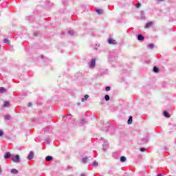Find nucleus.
I'll return each instance as SVG.
<instances>
[{
  "instance_id": "1",
  "label": "nucleus",
  "mask_w": 176,
  "mask_h": 176,
  "mask_svg": "<svg viewBox=\"0 0 176 176\" xmlns=\"http://www.w3.org/2000/svg\"><path fill=\"white\" fill-rule=\"evenodd\" d=\"M149 138H151V134L147 133L144 138L142 139V144H148L149 142Z\"/></svg>"
},
{
  "instance_id": "2",
  "label": "nucleus",
  "mask_w": 176,
  "mask_h": 176,
  "mask_svg": "<svg viewBox=\"0 0 176 176\" xmlns=\"http://www.w3.org/2000/svg\"><path fill=\"white\" fill-rule=\"evenodd\" d=\"M11 160H12L14 163H20V155H12V157H11Z\"/></svg>"
},
{
  "instance_id": "3",
  "label": "nucleus",
  "mask_w": 176,
  "mask_h": 176,
  "mask_svg": "<svg viewBox=\"0 0 176 176\" xmlns=\"http://www.w3.org/2000/svg\"><path fill=\"white\" fill-rule=\"evenodd\" d=\"M19 98L21 100H23V98H24L25 97H27V96H28V91H22L19 93Z\"/></svg>"
},
{
  "instance_id": "4",
  "label": "nucleus",
  "mask_w": 176,
  "mask_h": 176,
  "mask_svg": "<svg viewBox=\"0 0 176 176\" xmlns=\"http://www.w3.org/2000/svg\"><path fill=\"white\" fill-rule=\"evenodd\" d=\"M109 148V144H108V140H104L102 145L103 152H107V150Z\"/></svg>"
},
{
  "instance_id": "5",
  "label": "nucleus",
  "mask_w": 176,
  "mask_h": 176,
  "mask_svg": "<svg viewBox=\"0 0 176 176\" xmlns=\"http://www.w3.org/2000/svg\"><path fill=\"white\" fill-rule=\"evenodd\" d=\"M72 118V116L71 114H69L68 116H63V120H64V122H69V120H71Z\"/></svg>"
},
{
  "instance_id": "6",
  "label": "nucleus",
  "mask_w": 176,
  "mask_h": 176,
  "mask_svg": "<svg viewBox=\"0 0 176 176\" xmlns=\"http://www.w3.org/2000/svg\"><path fill=\"white\" fill-rule=\"evenodd\" d=\"M34 156H35L34 151H30L27 157L28 160H32V159H34Z\"/></svg>"
},
{
  "instance_id": "7",
  "label": "nucleus",
  "mask_w": 176,
  "mask_h": 176,
  "mask_svg": "<svg viewBox=\"0 0 176 176\" xmlns=\"http://www.w3.org/2000/svg\"><path fill=\"white\" fill-rule=\"evenodd\" d=\"M13 155H12V153H10V152H6L4 154V159L6 160L8 159H12Z\"/></svg>"
},
{
  "instance_id": "8",
  "label": "nucleus",
  "mask_w": 176,
  "mask_h": 176,
  "mask_svg": "<svg viewBox=\"0 0 176 176\" xmlns=\"http://www.w3.org/2000/svg\"><path fill=\"white\" fill-rule=\"evenodd\" d=\"M137 39L138 41H140L141 42L145 41V36L144 35L139 34L137 35Z\"/></svg>"
},
{
  "instance_id": "9",
  "label": "nucleus",
  "mask_w": 176,
  "mask_h": 176,
  "mask_svg": "<svg viewBox=\"0 0 176 176\" xmlns=\"http://www.w3.org/2000/svg\"><path fill=\"white\" fill-rule=\"evenodd\" d=\"M108 43L109 45H117L118 43L116 42V40H115V39H113L112 38H109L108 39Z\"/></svg>"
},
{
  "instance_id": "10",
  "label": "nucleus",
  "mask_w": 176,
  "mask_h": 176,
  "mask_svg": "<svg viewBox=\"0 0 176 176\" xmlns=\"http://www.w3.org/2000/svg\"><path fill=\"white\" fill-rule=\"evenodd\" d=\"M96 67V59L92 58L90 62L89 68H94Z\"/></svg>"
},
{
  "instance_id": "11",
  "label": "nucleus",
  "mask_w": 176,
  "mask_h": 176,
  "mask_svg": "<svg viewBox=\"0 0 176 176\" xmlns=\"http://www.w3.org/2000/svg\"><path fill=\"white\" fill-rule=\"evenodd\" d=\"M87 119L86 118H82L80 121V124H81V126H83L85 124H87Z\"/></svg>"
},
{
  "instance_id": "12",
  "label": "nucleus",
  "mask_w": 176,
  "mask_h": 176,
  "mask_svg": "<svg viewBox=\"0 0 176 176\" xmlns=\"http://www.w3.org/2000/svg\"><path fill=\"white\" fill-rule=\"evenodd\" d=\"M146 17L145 16V12L144 11L140 12V19L145 20Z\"/></svg>"
},
{
  "instance_id": "13",
  "label": "nucleus",
  "mask_w": 176,
  "mask_h": 176,
  "mask_svg": "<svg viewBox=\"0 0 176 176\" xmlns=\"http://www.w3.org/2000/svg\"><path fill=\"white\" fill-rule=\"evenodd\" d=\"M160 71V69H159V67H157V66L153 67V72H155V74H159Z\"/></svg>"
},
{
  "instance_id": "14",
  "label": "nucleus",
  "mask_w": 176,
  "mask_h": 176,
  "mask_svg": "<svg viewBox=\"0 0 176 176\" xmlns=\"http://www.w3.org/2000/svg\"><path fill=\"white\" fill-rule=\"evenodd\" d=\"M163 115H164V116L165 117V118H170V113H168V111H163Z\"/></svg>"
},
{
  "instance_id": "15",
  "label": "nucleus",
  "mask_w": 176,
  "mask_h": 176,
  "mask_svg": "<svg viewBox=\"0 0 176 176\" xmlns=\"http://www.w3.org/2000/svg\"><path fill=\"white\" fill-rule=\"evenodd\" d=\"M45 160H46V162H52V160H53V156H52V155H47V156L45 157Z\"/></svg>"
},
{
  "instance_id": "16",
  "label": "nucleus",
  "mask_w": 176,
  "mask_h": 176,
  "mask_svg": "<svg viewBox=\"0 0 176 176\" xmlns=\"http://www.w3.org/2000/svg\"><path fill=\"white\" fill-rule=\"evenodd\" d=\"M89 160V157H85L82 158V163H83L84 164H86V163H87V161Z\"/></svg>"
},
{
  "instance_id": "17",
  "label": "nucleus",
  "mask_w": 176,
  "mask_h": 176,
  "mask_svg": "<svg viewBox=\"0 0 176 176\" xmlns=\"http://www.w3.org/2000/svg\"><path fill=\"white\" fill-rule=\"evenodd\" d=\"M3 93H6V89L3 87H0V94H3Z\"/></svg>"
},
{
  "instance_id": "18",
  "label": "nucleus",
  "mask_w": 176,
  "mask_h": 176,
  "mask_svg": "<svg viewBox=\"0 0 176 176\" xmlns=\"http://www.w3.org/2000/svg\"><path fill=\"white\" fill-rule=\"evenodd\" d=\"M11 174L16 175L19 174V170L16 168L11 169Z\"/></svg>"
},
{
  "instance_id": "19",
  "label": "nucleus",
  "mask_w": 176,
  "mask_h": 176,
  "mask_svg": "<svg viewBox=\"0 0 176 176\" xmlns=\"http://www.w3.org/2000/svg\"><path fill=\"white\" fill-rule=\"evenodd\" d=\"M9 105H10V102H9V101H6V102H4V104H3V107L7 108L8 107H9Z\"/></svg>"
},
{
  "instance_id": "20",
  "label": "nucleus",
  "mask_w": 176,
  "mask_h": 176,
  "mask_svg": "<svg viewBox=\"0 0 176 176\" xmlns=\"http://www.w3.org/2000/svg\"><path fill=\"white\" fill-rule=\"evenodd\" d=\"M120 160L121 163H124V162H126V160H127V158H126V157H124V156H121L120 157Z\"/></svg>"
},
{
  "instance_id": "21",
  "label": "nucleus",
  "mask_w": 176,
  "mask_h": 176,
  "mask_svg": "<svg viewBox=\"0 0 176 176\" xmlns=\"http://www.w3.org/2000/svg\"><path fill=\"white\" fill-rule=\"evenodd\" d=\"M34 19L35 17H34V16H26V20H28L29 21H32Z\"/></svg>"
},
{
  "instance_id": "22",
  "label": "nucleus",
  "mask_w": 176,
  "mask_h": 176,
  "mask_svg": "<svg viewBox=\"0 0 176 176\" xmlns=\"http://www.w3.org/2000/svg\"><path fill=\"white\" fill-rule=\"evenodd\" d=\"M96 12L98 14H102L103 11L102 10L100 9V8H96Z\"/></svg>"
},
{
  "instance_id": "23",
  "label": "nucleus",
  "mask_w": 176,
  "mask_h": 176,
  "mask_svg": "<svg viewBox=\"0 0 176 176\" xmlns=\"http://www.w3.org/2000/svg\"><path fill=\"white\" fill-rule=\"evenodd\" d=\"M128 124H131L133 123V116H130L128 121H127Z\"/></svg>"
},
{
  "instance_id": "24",
  "label": "nucleus",
  "mask_w": 176,
  "mask_h": 176,
  "mask_svg": "<svg viewBox=\"0 0 176 176\" xmlns=\"http://www.w3.org/2000/svg\"><path fill=\"white\" fill-rule=\"evenodd\" d=\"M153 23L152 22H148L147 23H146L144 28H149V27L152 26Z\"/></svg>"
},
{
  "instance_id": "25",
  "label": "nucleus",
  "mask_w": 176,
  "mask_h": 176,
  "mask_svg": "<svg viewBox=\"0 0 176 176\" xmlns=\"http://www.w3.org/2000/svg\"><path fill=\"white\" fill-rule=\"evenodd\" d=\"M87 98H89V95L86 94V95L84 96L83 98H82L81 101H82V102H85V100H87Z\"/></svg>"
},
{
  "instance_id": "26",
  "label": "nucleus",
  "mask_w": 176,
  "mask_h": 176,
  "mask_svg": "<svg viewBox=\"0 0 176 176\" xmlns=\"http://www.w3.org/2000/svg\"><path fill=\"white\" fill-rule=\"evenodd\" d=\"M52 141V140L50 138H47L46 139L44 140V142H45V144H50V142Z\"/></svg>"
},
{
  "instance_id": "27",
  "label": "nucleus",
  "mask_w": 176,
  "mask_h": 176,
  "mask_svg": "<svg viewBox=\"0 0 176 176\" xmlns=\"http://www.w3.org/2000/svg\"><path fill=\"white\" fill-rule=\"evenodd\" d=\"M148 49H153L155 47V44L153 43H150L147 45Z\"/></svg>"
},
{
  "instance_id": "28",
  "label": "nucleus",
  "mask_w": 176,
  "mask_h": 176,
  "mask_svg": "<svg viewBox=\"0 0 176 176\" xmlns=\"http://www.w3.org/2000/svg\"><path fill=\"white\" fill-rule=\"evenodd\" d=\"M4 120H10V116L9 115L4 116Z\"/></svg>"
},
{
  "instance_id": "29",
  "label": "nucleus",
  "mask_w": 176,
  "mask_h": 176,
  "mask_svg": "<svg viewBox=\"0 0 176 176\" xmlns=\"http://www.w3.org/2000/svg\"><path fill=\"white\" fill-rule=\"evenodd\" d=\"M104 100H105V101H109V100H111V98L109 97V95H105L104 96Z\"/></svg>"
},
{
  "instance_id": "30",
  "label": "nucleus",
  "mask_w": 176,
  "mask_h": 176,
  "mask_svg": "<svg viewBox=\"0 0 176 176\" xmlns=\"http://www.w3.org/2000/svg\"><path fill=\"white\" fill-rule=\"evenodd\" d=\"M3 43H7V45H10V41L8 38H4Z\"/></svg>"
},
{
  "instance_id": "31",
  "label": "nucleus",
  "mask_w": 176,
  "mask_h": 176,
  "mask_svg": "<svg viewBox=\"0 0 176 176\" xmlns=\"http://www.w3.org/2000/svg\"><path fill=\"white\" fill-rule=\"evenodd\" d=\"M44 131L46 132V131H52V127L50 126H47V128H45L44 129Z\"/></svg>"
},
{
  "instance_id": "32",
  "label": "nucleus",
  "mask_w": 176,
  "mask_h": 176,
  "mask_svg": "<svg viewBox=\"0 0 176 176\" xmlns=\"http://www.w3.org/2000/svg\"><path fill=\"white\" fill-rule=\"evenodd\" d=\"M92 166L94 167H97V166H98V163L96 161H94L93 163H92Z\"/></svg>"
},
{
  "instance_id": "33",
  "label": "nucleus",
  "mask_w": 176,
  "mask_h": 176,
  "mask_svg": "<svg viewBox=\"0 0 176 176\" xmlns=\"http://www.w3.org/2000/svg\"><path fill=\"white\" fill-rule=\"evenodd\" d=\"M47 6L50 7V6H53V3L52 2H50V1L47 0Z\"/></svg>"
},
{
  "instance_id": "34",
  "label": "nucleus",
  "mask_w": 176,
  "mask_h": 176,
  "mask_svg": "<svg viewBox=\"0 0 176 176\" xmlns=\"http://www.w3.org/2000/svg\"><path fill=\"white\" fill-rule=\"evenodd\" d=\"M140 152H145L146 151V148H145L144 147H141L140 148Z\"/></svg>"
},
{
  "instance_id": "35",
  "label": "nucleus",
  "mask_w": 176,
  "mask_h": 176,
  "mask_svg": "<svg viewBox=\"0 0 176 176\" xmlns=\"http://www.w3.org/2000/svg\"><path fill=\"white\" fill-rule=\"evenodd\" d=\"M68 34H69V35H74V30H69V31H68Z\"/></svg>"
},
{
  "instance_id": "36",
  "label": "nucleus",
  "mask_w": 176,
  "mask_h": 176,
  "mask_svg": "<svg viewBox=\"0 0 176 176\" xmlns=\"http://www.w3.org/2000/svg\"><path fill=\"white\" fill-rule=\"evenodd\" d=\"M109 90H111V87H109V86L106 87L105 91H109Z\"/></svg>"
},
{
  "instance_id": "37",
  "label": "nucleus",
  "mask_w": 176,
  "mask_h": 176,
  "mask_svg": "<svg viewBox=\"0 0 176 176\" xmlns=\"http://www.w3.org/2000/svg\"><path fill=\"white\" fill-rule=\"evenodd\" d=\"M34 36H38L39 35V32H35L34 33Z\"/></svg>"
},
{
  "instance_id": "38",
  "label": "nucleus",
  "mask_w": 176,
  "mask_h": 176,
  "mask_svg": "<svg viewBox=\"0 0 176 176\" xmlns=\"http://www.w3.org/2000/svg\"><path fill=\"white\" fill-rule=\"evenodd\" d=\"M3 134H4L3 131L0 130V137H2Z\"/></svg>"
},
{
  "instance_id": "39",
  "label": "nucleus",
  "mask_w": 176,
  "mask_h": 176,
  "mask_svg": "<svg viewBox=\"0 0 176 176\" xmlns=\"http://www.w3.org/2000/svg\"><path fill=\"white\" fill-rule=\"evenodd\" d=\"M136 8H141V3H138L137 4H136Z\"/></svg>"
},
{
  "instance_id": "40",
  "label": "nucleus",
  "mask_w": 176,
  "mask_h": 176,
  "mask_svg": "<svg viewBox=\"0 0 176 176\" xmlns=\"http://www.w3.org/2000/svg\"><path fill=\"white\" fill-rule=\"evenodd\" d=\"M100 76H102V75H105V72H102L100 73Z\"/></svg>"
},
{
  "instance_id": "41",
  "label": "nucleus",
  "mask_w": 176,
  "mask_h": 176,
  "mask_svg": "<svg viewBox=\"0 0 176 176\" xmlns=\"http://www.w3.org/2000/svg\"><path fill=\"white\" fill-rule=\"evenodd\" d=\"M28 107H32V102H29L28 104Z\"/></svg>"
},
{
  "instance_id": "42",
  "label": "nucleus",
  "mask_w": 176,
  "mask_h": 176,
  "mask_svg": "<svg viewBox=\"0 0 176 176\" xmlns=\"http://www.w3.org/2000/svg\"><path fill=\"white\" fill-rule=\"evenodd\" d=\"M113 156L115 157V156H118V153H113Z\"/></svg>"
},
{
  "instance_id": "43",
  "label": "nucleus",
  "mask_w": 176,
  "mask_h": 176,
  "mask_svg": "<svg viewBox=\"0 0 176 176\" xmlns=\"http://www.w3.org/2000/svg\"><path fill=\"white\" fill-rule=\"evenodd\" d=\"M2 174V168L0 166V175Z\"/></svg>"
},
{
  "instance_id": "44",
  "label": "nucleus",
  "mask_w": 176,
  "mask_h": 176,
  "mask_svg": "<svg viewBox=\"0 0 176 176\" xmlns=\"http://www.w3.org/2000/svg\"><path fill=\"white\" fill-rule=\"evenodd\" d=\"M157 176H163L162 173L157 174Z\"/></svg>"
},
{
  "instance_id": "45",
  "label": "nucleus",
  "mask_w": 176,
  "mask_h": 176,
  "mask_svg": "<svg viewBox=\"0 0 176 176\" xmlns=\"http://www.w3.org/2000/svg\"><path fill=\"white\" fill-rule=\"evenodd\" d=\"M144 63L145 64H149V61H145Z\"/></svg>"
},
{
  "instance_id": "46",
  "label": "nucleus",
  "mask_w": 176,
  "mask_h": 176,
  "mask_svg": "<svg viewBox=\"0 0 176 176\" xmlns=\"http://www.w3.org/2000/svg\"><path fill=\"white\" fill-rule=\"evenodd\" d=\"M41 58H44L45 56H44L43 55H41Z\"/></svg>"
},
{
  "instance_id": "47",
  "label": "nucleus",
  "mask_w": 176,
  "mask_h": 176,
  "mask_svg": "<svg viewBox=\"0 0 176 176\" xmlns=\"http://www.w3.org/2000/svg\"><path fill=\"white\" fill-rule=\"evenodd\" d=\"M80 176H86V175H85L84 173H82V174L80 175Z\"/></svg>"
},
{
  "instance_id": "48",
  "label": "nucleus",
  "mask_w": 176,
  "mask_h": 176,
  "mask_svg": "<svg viewBox=\"0 0 176 176\" xmlns=\"http://www.w3.org/2000/svg\"><path fill=\"white\" fill-rule=\"evenodd\" d=\"M65 4H66V2H65V1H63V5L65 6Z\"/></svg>"
},
{
  "instance_id": "49",
  "label": "nucleus",
  "mask_w": 176,
  "mask_h": 176,
  "mask_svg": "<svg viewBox=\"0 0 176 176\" xmlns=\"http://www.w3.org/2000/svg\"><path fill=\"white\" fill-rule=\"evenodd\" d=\"M158 1H164V0H158Z\"/></svg>"
},
{
  "instance_id": "50",
  "label": "nucleus",
  "mask_w": 176,
  "mask_h": 176,
  "mask_svg": "<svg viewBox=\"0 0 176 176\" xmlns=\"http://www.w3.org/2000/svg\"><path fill=\"white\" fill-rule=\"evenodd\" d=\"M62 35H64V32H62Z\"/></svg>"
},
{
  "instance_id": "51",
  "label": "nucleus",
  "mask_w": 176,
  "mask_h": 176,
  "mask_svg": "<svg viewBox=\"0 0 176 176\" xmlns=\"http://www.w3.org/2000/svg\"><path fill=\"white\" fill-rule=\"evenodd\" d=\"M99 176H104V175H99Z\"/></svg>"
}]
</instances>
